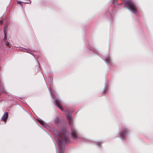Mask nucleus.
<instances>
[{
	"mask_svg": "<svg viewBox=\"0 0 153 153\" xmlns=\"http://www.w3.org/2000/svg\"><path fill=\"white\" fill-rule=\"evenodd\" d=\"M56 136V141L58 145L59 153H64L65 145L71 142L69 138L67 136L62 137L60 133L57 134Z\"/></svg>",
	"mask_w": 153,
	"mask_h": 153,
	"instance_id": "obj_1",
	"label": "nucleus"
},
{
	"mask_svg": "<svg viewBox=\"0 0 153 153\" xmlns=\"http://www.w3.org/2000/svg\"><path fill=\"white\" fill-rule=\"evenodd\" d=\"M124 7L127 8L133 13L136 14L138 12V8L134 2L131 0H123Z\"/></svg>",
	"mask_w": 153,
	"mask_h": 153,
	"instance_id": "obj_2",
	"label": "nucleus"
},
{
	"mask_svg": "<svg viewBox=\"0 0 153 153\" xmlns=\"http://www.w3.org/2000/svg\"><path fill=\"white\" fill-rule=\"evenodd\" d=\"M51 94L52 98L54 100V103L56 106L59 108L62 111H64V109L60 105L61 104V101L59 99H57L55 95L51 91Z\"/></svg>",
	"mask_w": 153,
	"mask_h": 153,
	"instance_id": "obj_3",
	"label": "nucleus"
},
{
	"mask_svg": "<svg viewBox=\"0 0 153 153\" xmlns=\"http://www.w3.org/2000/svg\"><path fill=\"white\" fill-rule=\"evenodd\" d=\"M129 131V130L123 127L122 128V130L119 133L120 137L122 140H125L126 137V136L127 134Z\"/></svg>",
	"mask_w": 153,
	"mask_h": 153,
	"instance_id": "obj_4",
	"label": "nucleus"
},
{
	"mask_svg": "<svg viewBox=\"0 0 153 153\" xmlns=\"http://www.w3.org/2000/svg\"><path fill=\"white\" fill-rule=\"evenodd\" d=\"M71 134L72 138L74 139H77L79 138L78 137V133L74 127L71 128Z\"/></svg>",
	"mask_w": 153,
	"mask_h": 153,
	"instance_id": "obj_5",
	"label": "nucleus"
},
{
	"mask_svg": "<svg viewBox=\"0 0 153 153\" xmlns=\"http://www.w3.org/2000/svg\"><path fill=\"white\" fill-rule=\"evenodd\" d=\"M65 112L66 116L67 119L69 121H70L71 120L72 117L71 113L68 110H65Z\"/></svg>",
	"mask_w": 153,
	"mask_h": 153,
	"instance_id": "obj_6",
	"label": "nucleus"
},
{
	"mask_svg": "<svg viewBox=\"0 0 153 153\" xmlns=\"http://www.w3.org/2000/svg\"><path fill=\"white\" fill-rule=\"evenodd\" d=\"M8 116V113L7 112H5L2 117L1 120L3 121H5L7 118Z\"/></svg>",
	"mask_w": 153,
	"mask_h": 153,
	"instance_id": "obj_7",
	"label": "nucleus"
},
{
	"mask_svg": "<svg viewBox=\"0 0 153 153\" xmlns=\"http://www.w3.org/2000/svg\"><path fill=\"white\" fill-rule=\"evenodd\" d=\"M24 49H25L26 50V51H25V52L29 53H30V54H31V55H32L35 58V59L37 61H38V60L37 59V58L35 56V55L33 54V53H32L31 50L30 49H29V48L27 49V48H25Z\"/></svg>",
	"mask_w": 153,
	"mask_h": 153,
	"instance_id": "obj_8",
	"label": "nucleus"
},
{
	"mask_svg": "<svg viewBox=\"0 0 153 153\" xmlns=\"http://www.w3.org/2000/svg\"><path fill=\"white\" fill-rule=\"evenodd\" d=\"M67 132L66 129L65 128H63L61 130L62 134L63 135V136H67L66 134Z\"/></svg>",
	"mask_w": 153,
	"mask_h": 153,
	"instance_id": "obj_9",
	"label": "nucleus"
},
{
	"mask_svg": "<svg viewBox=\"0 0 153 153\" xmlns=\"http://www.w3.org/2000/svg\"><path fill=\"white\" fill-rule=\"evenodd\" d=\"M60 121L59 118L58 117H56L54 121V123L57 126H58L59 125V123Z\"/></svg>",
	"mask_w": 153,
	"mask_h": 153,
	"instance_id": "obj_10",
	"label": "nucleus"
},
{
	"mask_svg": "<svg viewBox=\"0 0 153 153\" xmlns=\"http://www.w3.org/2000/svg\"><path fill=\"white\" fill-rule=\"evenodd\" d=\"M104 61L108 65H111V59H106Z\"/></svg>",
	"mask_w": 153,
	"mask_h": 153,
	"instance_id": "obj_11",
	"label": "nucleus"
},
{
	"mask_svg": "<svg viewBox=\"0 0 153 153\" xmlns=\"http://www.w3.org/2000/svg\"><path fill=\"white\" fill-rule=\"evenodd\" d=\"M8 28V25L6 24L5 25V26L3 28V30L4 31V34H6L7 33L6 32V31L7 30Z\"/></svg>",
	"mask_w": 153,
	"mask_h": 153,
	"instance_id": "obj_12",
	"label": "nucleus"
},
{
	"mask_svg": "<svg viewBox=\"0 0 153 153\" xmlns=\"http://www.w3.org/2000/svg\"><path fill=\"white\" fill-rule=\"evenodd\" d=\"M38 121L39 123H40L42 125H44L45 124L44 122L42 120H38Z\"/></svg>",
	"mask_w": 153,
	"mask_h": 153,
	"instance_id": "obj_13",
	"label": "nucleus"
},
{
	"mask_svg": "<svg viewBox=\"0 0 153 153\" xmlns=\"http://www.w3.org/2000/svg\"><path fill=\"white\" fill-rule=\"evenodd\" d=\"M5 45L6 46H7L10 47V46L11 45V44H10L8 42V41H6L5 42Z\"/></svg>",
	"mask_w": 153,
	"mask_h": 153,
	"instance_id": "obj_14",
	"label": "nucleus"
},
{
	"mask_svg": "<svg viewBox=\"0 0 153 153\" xmlns=\"http://www.w3.org/2000/svg\"><path fill=\"white\" fill-rule=\"evenodd\" d=\"M4 38L3 40L4 41L6 42V41L7 40V38H6V34H4Z\"/></svg>",
	"mask_w": 153,
	"mask_h": 153,
	"instance_id": "obj_15",
	"label": "nucleus"
},
{
	"mask_svg": "<svg viewBox=\"0 0 153 153\" xmlns=\"http://www.w3.org/2000/svg\"><path fill=\"white\" fill-rule=\"evenodd\" d=\"M102 144V142H97V145L98 146H100V145Z\"/></svg>",
	"mask_w": 153,
	"mask_h": 153,
	"instance_id": "obj_16",
	"label": "nucleus"
},
{
	"mask_svg": "<svg viewBox=\"0 0 153 153\" xmlns=\"http://www.w3.org/2000/svg\"><path fill=\"white\" fill-rule=\"evenodd\" d=\"M3 23V21L2 20H0V25H2Z\"/></svg>",
	"mask_w": 153,
	"mask_h": 153,
	"instance_id": "obj_17",
	"label": "nucleus"
},
{
	"mask_svg": "<svg viewBox=\"0 0 153 153\" xmlns=\"http://www.w3.org/2000/svg\"><path fill=\"white\" fill-rule=\"evenodd\" d=\"M105 87H106V85H105V88L104 89V90H103V91L102 92L103 93H104L105 92Z\"/></svg>",
	"mask_w": 153,
	"mask_h": 153,
	"instance_id": "obj_18",
	"label": "nucleus"
},
{
	"mask_svg": "<svg viewBox=\"0 0 153 153\" xmlns=\"http://www.w3.org/2000/svg\"><path fill=\"white\" fill-rule=\"evenodd\" d=\"M17 2L19 3V4H21V3H22V2L20 1H17Z\"/></svg>",
	"mask_w": 153,
	"mask_h": 153,
	"instance_id": "obj_19",
	"label": "nucleus"
},
{
	"mask_svg": "<svg viewBox=\"0 0 153 153\" xmlns=\"http://www.w3.org/2000/svg\"><path fill=\"white\" fill-rule=\"evenodd\" d=\"M109 14L111 15V16H112V14L109 12Z\"/></svg>",
	"mask_w": 153,
	"mask_h": 153,
	"instance_id": "obj_20",
	"label": "nucleus"
},
{
	"mask_svg": "<svg viewBox=\"0 0 153 153\" xmlns=\"http://www.w3.org/2000/svg\"><path fill=\"white\" fill-rule=\"evenodd\" d=\"M70 122L69 123V124H70Z\"/></svg>",
	"mask_w": 153,
	"mask_h": 153,
	"instance_id": "obj_21",
	"label": "nucleus"
},
{
	"mask_svg": "<svg viewBox=\"0 0 153 153\" xmlns=\"http://www.w3.org/2000/svg\"><path fill=\"white\" fill-rule=\"evenodd\" d=\"M27 3L29 4V3Z\"/></svg>",
	"mask_w": 153,
	"mask_h": 153,
	"instance_id": "obj_22",
	"label": "nucleus"
}]
</instances>
